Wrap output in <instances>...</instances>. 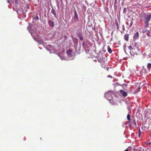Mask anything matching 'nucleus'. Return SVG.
I'll return each mask as SVG.
<instances>
[{
    "label": "nucleus",
    "instance_id": "f257e3e1",
    "mask_svg": "<svg viewBox=\"0 0 151 151\" xmlns=\"http://www.w3.org/2000/svg\"><path fill=\"white\" fill-rule=\"evenodd\" d=\"M151 18V14L146 15L145 14L142 15L141 17V20L145 23L144 27L145 28L149 27V22Z\"/></svg>",
    "mask_w": 151,
    "mask_h": 151
},
{
    "label": "nucleus",
    "instance_id": "f03ea898",
    "mask_svg": "<svg viewBox=\"0 0 151 151\" xmlns=\"http://www.w3.org/2000/svg\"><path fill=\"white\" fill-rule=\"evenodd\" d=\"M97 59L99 62L101 63L105 62V58L102 55H99Z\"/></svg>",
    "mask_w": 151,
    "mask_h": 151
},
{
    "label": "nucleus",
    "instance_id": "7ed1b4c3",
    "mask_svg": "<svg viewBox=\"0 0 151 151\" xmlns=\"http://www.w3.org/2000/svg\"><path fill=\"white\" fill-rule=\"evenodd\" d=\"M48 23L50 26L51 27H54V23L52 20H49L48 21Z\"/></svg>",
    "mask_w": 151,
    "mask_h": 151
},
{
    "label": "nucleus",
    "instance_id": "20e7f679",
    "mask_svg": "<svg viewBox=\"0 0 151 151\" xmlns=\"http://www.w3.org/2000/svg\"><path fill=\"white\" fill-rule=\"evenodd\" d=\"M120 93L122 95V96L124 97H125L127 96V93L126 92L124 91L123 90H121L120 91Z\"/></svg>",
    "mask_w": 151,
    "mask_h": 151
},
{
    "label": "nucleus",
    "instance_id": "39448f33",
    "mask_svg": "<svg viewBox=\"0 0 151 151\" xmlns=\"http://www.w3.org/2000/svg\"><path fill=\"white\" fill-rule=\"evenodd\" d=\"M19 0H15V7H16V9H19L18 6H19Z\"/></svg>",
    "mask_w": 151,
    "mask_h": 151
},
{
    "label": "nucleus",
    "instance_id": "423d86ee",
    "mask_svg": "<svg viewBox=\"0 0 151 151\" xmlns=\"http://www.w3.org/2000/svg\"><path fill=\"white\" fill-rule=\"evenodd\" d=\"M139 34L138 32H137L134 35V38L135 39H137L139 37Z\"/></svg>",
    "mask_w": 151,
    "mask_h": 151
},
{
    "label": "nucleus",
    "instance_id": "0eeeda50",
    "mask_svg": "<svg viewBox=\"0 0 151 151\" xmlns=\"http://www.w3.org/2000/svg\"><path fill=\"white\" fill-rule=\"evenodd\" d=\"M74 18L76 19V20H78V17L77 15V13L75 10V11L74 14Z\"/></svg>",
    "mask_w": 151,
    "mask_h": 151
},
{
    "label": "nucleus",
    "instance_id": "6e6552de",
    "mask_svg": "<svg viewBox=\"0 0 151 151\" xmlns=\"http://www.w3.org/2000/svg\"><path fill=\"white\" fill-rule=\"evenodd\" d=\"M145 34L148 37H150L151 35V29L148 30V31L145 33Z\"/></svg>",
    "mask_w": 151,
    "mask_h": 151
},
{
    "label": "nucleus",
    "instance_id": "1a4fd4ad",
    "mask_svg": "<svg viewBox=\"0 0 151 151\" xmlns=\"http://www.w3.org/2000/svg\"><path fill=\"white\" fill-rule=\"evenodd\" d=\"M72 50H71L69 49L67 51V54L68 55H71V52Z\"/></svg>",
    "mask_w": 151,
    "mask_h": 151
},
{
    "label": "nucleus",
    "instance_id": "9d476101",
    "mask_svg": "<svg viewBox=\"0 0 151 151\" xmlns=\"http://www.w3.org/2000/svg\"><path fill=\"white\" fill-rule=\"evenodd\" d=\"M128 38H129V35L128 34L125 35L124 36V39L127 41H128Z\"/></svg>",
    "mask_w": 151,
    "mask_h": 151
},
{
    "label": "nucleus",
    "instance_id": "9b49d317",
    "mask_svg": "<svg viewBox=\"0 0 151 151\" xmlns=\"http://www.w3.org/2000/svg\"><path fill=\"white\" fill-rule=\"evenodd\" d=\"M101 63V65L102 66V67L103 68H105L106 66V63H105V62H103Z\"/></svg>",
    "mask_w": 151,
    "mask_h": 151
},
{
    "label": "nucleus",
    "instance_id": "f8f14e48",
    "mask_svg": "<svg viewBox=\"0 0 151 151\" xmlns=\"http://www.w3.org/2000/svg\"><path fill=\"white\" fill-rule=\"evenodd\" d=\"M108 51L109 53H112V51L111 48L109 46H108L107 47Z\"/></svg>",
    "mask_w": 151,
    "mask_h": 151
},
{
    "label": "nucleus",
    "instance_id": "ddd939ff",
    "mask_svg": "<svg viewBox=\"0 0 151 151\" xmlns=\"http://www.w3.org/2000/svg\"><path fill=\"white\" fill-rule=\"evenodd\" d=\"M51 12L55 16L56 15V12L54 9H52L51 10Z\"/></svg>",
    "mask_w": 151,
    "mask_h": 151
},
{
    "label": "nucleus",
    "instance_id": "4468645a",
    "mask_svg": "<svg viewBox=\"0 0 151 151\" xmlns=\"http://www.w3.org/2000/svg\"><path fill=\"white\" fill-rule=\"evenodd\" d=\"M148 31L147 29H144L142 30V32L143 33L145 34Z\"/></svg>",
    "mask_w": 151,
    "mask_h": 151
},
{
    "label": "nucleus",
    "instance_id": "2eb2a0df",
    "mask_svg": "<svg viewBox=\"0 0 151 151\" xmlns=\"http://www.w3.org/2000/svg\"><path fill=\"white\" fill-rule=\"evenodd\" d=\"M147 68L149 70H150L151 68V64L149 63L147 65Z\"/></svg>",
    "mask_w": 151,
    "mask_h": 151
},
{
    "label": "nucleus",
    "instance_id": "dca6fc26",
    "mask_svg": "<svg viewBox=\"0 0 151 151\" xmlns=\"http://www.w3.org/2000/svg\"><path fill=\"white\" fill-rule=\"evenodd\" d=\"M132 124H133L134 126H136V123L135 121V120L134 119L133 121V122H132Z\"/></svg>",
    "mask_w": 151,
    "mask_h": 151
},
{
    "label": "nucleus",
    "instance_id": "f3484780",
    "mask_svg": "<svg viewBox=\"0 0 151 151\" xmlns=\"http://www.w3.org/2000/svg\"><path fill=\"white\" fill-rule=\"evenodd\" d=\"M127 119L128 120L130 121V115L129 114H128L127 116Z\"/></svg>",
    "mask_w": 151,
    "mask_h": 151
},
{
    "label": "nucleus",
    "instance_id": "a211bd4d",
    "mask_svg": "<svg viewBox=\"0 0 151 151\" xmlns=\"http://www.w3.org/2000/svg\"><path fill=\"white\" fill-rule=\"evenodd\" d=\"M79 37L80 38V40L81 41H82L83 39V38L82 37V36L81 35H79Z\"/></svg>",
    "mask_w": 151,
    "mask_h": 151
},
{
    "label": "nucleus",
    "instance_id": "6ab92c4d",
    "mask_svg": "<svg viewBox=\"0 0 151 151\" xmlns=\"http://www.w3.org/2000/svg\"><path fill=\"white\" fill-rule=\"evenodd\" d=\"M115 24L117 27V28L118 29H119V27L118 26V23L117 22H116L115 23Z\"/></svg>",
    "mask_w": 151,
    "mask_h": 151
},
{
    "label": "nucleus",
    "instance_id": "aec40b11",
    "mask_svg": "<svg viewBox=\"0 0 151 151\" xmlns=\"http://www.w3.org/2000/svg\"><path fill=\"white\" fill-rule=\"evenodd\" d=\"M126 9L124 8L123 10V13L124 14H125L126 13Z\"/></svg>",
    "mask_w": 151,
    "mask_h": 151
},
{
    "label": "nucleus",
    "instance_id": "412c9836",
    "mask_svg": "<svg viewBox=\"0 0 151 151\" xmlns=\"http://www.w3.org/2000/svg\"><path fill=\"white\" fill-rule=\"evenodd\" d=\"M128 48L130 50H131V49H132V46H131V45L129 46L128 47Z\"/></svg>",
    "mask_w": 151,
    "mask_h": 151
},
{
    "label": "nucleus",
    "instance_id": "4be33fe9",
    "mask_svg": "<svg viewBox=\"0 0 151 151\" xmlns=\"http://www.w3.org/2000/svg\"><path fill=\"white\" fill-rule=\"evenodd\" d=\"M12 0H7V2L9 3H10V1H12Z\"/></svg>",
    "mask_w": 151,
    "mask_h": 151
},
{
    "label": "nucleus",
    "instance_id": "5701e85b",
    "mask_svg": "<svg viewBox=\"0 0 151 151\" xmlns=\"http://www.w3.org/2000/svg\"><path fill=\"white\" fill-rule=\"evenodd\" d=\"M107 77H111V78H112L111 76H110V75H108V76H107Z\"/></svg>",
    "mask_w": 151,
    "mask_h": 151
},
{
    "label": "nucleus",
    "instance_id": "b1692460",
    "mask_svg": "<svg viewBox=\"0 0 151 151\" xmlns=\"http://www.w3.org/2000/svg\"><path fill=\"white\" fill-rule=\"evenodd\" d=\"M139 133H140V129H139Z\"/></svg>",
    "mask_w": 151,
    "mask_h": 151
},
{
    "label": "nucleus",
    "instance_id": "393cba45",
    "mask_svg": "<svg viewBox=\"0 0 151 151\" xmlns=\"http://www.w3.org/2000/svg\"><path fill=\"white\" fill-rule=\"evenodd\" d=\"M128 151V150L127 149L125 150H124V151Z\"/></svg>",
    "mask_w": 151,
    "mask_h": 151
},
{
    "label": "nucleus",
    "instance_id": "a878e982",
    "mask_svg": "<svg viewBox=\"0 0 151 151\" xmlns=\"http://www.w3.org/2000/svg\"><path fill=\"white\" fill-rule=\"evenodd\" d=\"M140 135V133H139V136Z\"/></svg>",
    "mask_w": 151,
    "mask_h": 151
},
{
    "label": "nucleus",
    "instance_id": "bb28decb",
    "mask_svg": "<svg viewBox=\"0 0 151 151\" xmlns=\"http://www.w3.org/2000/svg\"><path fill=\"white\" fill-rule=\"evenodd\" d=\"M37 19H38V16H37Z\"/></svg>",
    "mask_w": 151,
    "mask_h": 151
},
{
    "label": "nucleus",
    "instance_id": "cd10ccee",
    "mask_svg": "<svg viewBox=\"0 0 151 151\" xmlns=\"http://www.w3.org/2000/svg\"><path fill=\"white\" fill-rule=\"evenodd\" d=\"M150 144V143H149V144H147V145H148L149 144Z\"/></svg>",
    "mask_w": 151,
    "mask_h": 151
},
{
    "label": "nucleus",
    "instance_id": "c85d7f7f",
    "mask_svg": "<svg viewBox=\"0 0 151 151\" xmlns=\"http://www.w3.org/2000/svg\"><path fill=\"white\" fill-rule=\"evenodd\" d=\"M34 39L35 40H35V38H34Z\"/></svg>",
    "mask_w": 151,
    "mask_h": 151
},
{
    "label": "nucleus",
    "instance_id": "c756f323",
    "mask_svg": "<svg viewBox=\"0 0 151 151\" xmlns=\"http://www.w3.org/2000/svg\"><path fill=\"white\" fill-rule=\"evenodd\" d=\"M60 0V1H61L62 0Z\"/></svg>",
    "mask_w": 151,
    "mask_h": 151
}]
</instances>
